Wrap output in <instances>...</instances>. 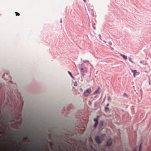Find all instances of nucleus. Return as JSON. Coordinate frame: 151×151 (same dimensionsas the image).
I'll return each mask as SVG.
<instances>
[{"label": "nucleus", "mask_w": 151, "mask_h": 151, "mask_svg": "<svg viewBox=\"0 0 151 151\" xmlns=\"http://www.w3.org/2000/svg\"><path fill=\"white\" fill-rule=\"evenodd\" d=\"M8 96L11 100V102L8 98L7 99L8 103L12 108L10 110V111L12 112L11 115L13 116L14 115H16L17 114V112L15 108L18 107V101L17 99L16 96L14 94H12V95L8 94Z\"/></svg>", "instance_id": "obj_1"}, {"label": "nucleus", "mask_w": 151, "mask_h": 151, "mask_svg": "<svg viewBox=\"0 0 151 151\" xmlns=\"http://www.w3.org/2000/svg\"><path fill=\"white\" fill-rule=\"evenodd\" d=\"M79 69L81 74L82 75H84L87 73L88 71V68L82 64L79 65Z\"/></svg>", "instance_id": "obj_2"}, {"label": "nucleus", "mask_w": 151, "mask_h": 151, "mask_svg": "<svg viewBox=\"0 0 151 151\" xmlns=\"http://www.w3.org/2000/svg\"><path fill=\"white\" fill-rule=\"evenodd\" d=\"M6 118H3L4 121H1V119H0V122H1L2 124L4 126H5V123L7 122V120H8V118L10 117V115L9 114H6Z\"/></svg>", "instance_id": "obj_3"}, {"label": "nucleus", "mask_w": 151, "mask_h": 151, "mask_svg": "<svg viewBox=\"0 0 151 151\" xmlns=\"http://www.w3.org/2000/svg\"><path fill=\"white\" fill-rule=\"evenodd\" d=\"M91 90L90 88L87 89L84 92V96L87 97L91 93Z\"/></svg>", "instance_id": "obj_4"}, {"label": "nucleus", "mask_w": 151, "mask_h": 151, "mask_svg": "<svg viewBox=\"0 0 151 151\" xmlns=\"http://www.w3.org/2000/svg\"><path fill=\"white\" fill-rule=\"evenodd\" d=\"M112 141L113 140L111 138H110L106 142V146L108 147L110 146L112 144Z\"/></svg>", "instance_id": "obj_5"}, {"label": "nucleus", "mask_w": 151, "mask_h": 151, "mask_svg": "<svg viewBox=\"0 0 151 151\" xmlns=\"http://www.w3.org/2000/svg\"><path fill=\"white\" fill-rule=\"evenodd\" d=\"M99 116H97V118L94 119V121L95 122V123L94 125V127L95 128H96L97 126L99 123L98 118Z\"/></svg>", "instance_id": "obj_6"}, {"label": "nucleus", "mask_w": 151, "mask_h": 151, "mask_svg": "<svg viewBox=\"0 0 151 151\" xmlns=\"http://www.w3.org/2000/svg\"><path fill=\"white\" fill-rule=\"evenodd\" d=\"M95 140L96 142L98 144H100L101 142L99 136H96L95 137Z\"/></svg>", "instance_id": "obj_7"}, {"label": "nucleus", "mask_w": 151, "mask_h": 151, "mask_svg": "<svg viewBox=\"0 0 151 151\" xmlns=\"http://www.w3.org/2000/svg\"><path fill=\"white\" fill-rule=\"evenodd\" d=\"M104 121H101L100 122V123H99V128L100 129L102 127V126H103V125L104 124Z\"/></svg>", "instance_id": "obj_8"}, {"label": "nucleus", "mask_w": 151, "mask_h": 151, "mask_svg": "<svg viewBox=\"0 0 151 151\" xmlns=\"http://www.w3.org/2000/svg\"><path fill=\"white\" fill-rule=\"evenodd\" d=\"M131 72L133 73V76L134 77L135 76V74L137 72V70H131Z\"/></svg>", "instance_id": "obj_9"}, {"label": "nucleus", "mask_w": 151, "mask_h": 151, "mask_svg": "<svg viewBox=\"0 0 151 151\" xmlns=\"http://www.w3.org/2000/svg\"><path fill=\"white\" fill-rule=\"evenodd\" d=\"M24 138H20L18 139L16 141V143L17 144H19L22 139H23Z\"/></svg>", "instance_id": "obj_10"}, {"label": "nucleus", "mask_w": 151, "mask_h": 151, "mask_svg": "<svg viewBox=\"0 0 151 151\" xmlns=\"http://www.w3.org/2000/svg\"><path fill=\"white\" fill-rule=\"evenodd\" d=\"M17 117L18 119H22V114L21 113H19Z\"/></svg>", "instance_id": "obj_11"}, {"label": "nucleus", "mask_w": 151, "mask_h": 151, "mask_svg": "<svg viewBox=\"0 0 151 151\" xmlns=\"http://www.w3.org/2000/svg\"><path fill=\"white\" fill-rule=\"evenodd\" d=\"M46 136L47 137V136L50 139H51V134L50 133H47V132H46Z\"/></svg>", "instance_id": "obj_12"}, {"label": "nucleus", "mask_w": 151, "mask_h": 151, "mask_svg": "<svg viewBox=\"0 0 151 151\" xmlns=\"http://www.w3.org/2000/svg\"><path fill=\"white\" fill-rule=\"evenodd\" d=\"M43 145L44 146H45L47 147V150H48L50 151L49 149V148L48 147V144H47V143L43 142Z\"/></svg>", "instance_id": "obj_13"}, {"label": "nucleus", "mask_w": 151, "mask_h": 151, "mask_svg": "<svg viewBox=\"0 0 151 151\" xmlns=\"http://www.w3.org/2000/svg\"><path fill=\"white\" fill-rule=\"evenodd\" d=\"M140 63H141L143 64L144 65H147V63L145 61H144V60L140 61Z\"/></svg>", "instance_id": "obj_14"}, {"label": "nucleus", "mask_w": 151, "mask_h": 151, "mask_svg": "<svg viewBox=\"0 0 151 151\" xmlns=\"http://www.w3.org/2000/svg\"><path fill=\"white\" fill-rule=\"evenodd\" d=\"M118 54H119V55H117V57H118V56H122V57H127V56H126L125 55H122L121 53H120L119 52H118Z\"/></svg>", "instance_id": "obj_15"}, {"label": "nucleus", "mask_w": 151, "mask_h": 151, "mask_svg": "<svg viewBox=\"0 0 151 151\" xmlns=\"http://www.w3.org/2000/svg\"><path fill=\"white\" fill-rule=\"evenodd\" d=\"M109 110V108L107 107L106 106L104 108V110L106 112H107Z\"/></svg>", "instance_id": "obj_16"}, {"label": "nucleus", "mask_w": 151, "mask_h": 151, "mask_svg": "<svg viewBox=\"0 0 151 151\" xmlns=\"http://www.w3.org/2000/svg\"><path fill=\"white\" fill-rule=\"evenodd\" d=\"M68 73L69 74V75L72 78L74 79V78H73V75H72V74H71V72L69 71H68Z\"/></svg>", "instance_id": "obj_17"}, {"label": "nucleus", "mask_w": 151, "mask_h": 151, "mask_svg": "<svg viewBox=\"0 0 151 151\" xmlns=\"http://www.w3.org/2000/svg\"><path fill=\"white\" fill-rule=\"evenodd\" d=\"M123 96H124L126 98L128 97V95L126 93H124Z\"/></svg>", "instance_id": "obj_18"}, {"label": "nucleus", "mask_w": 151, "mask_h": 151, "mask_svg": "<svg viewBox=\"0 0 151 151\" xmlns=\"http://www.w3.org/2000/svg\"><path fill=\"white\" fill-rule=\"evenodd\" d=\"M44 141H45V142H48V139L47 138V137L46 136L45 137V139H43Z\"/></svg>", "instance_id": "obj_19"}, {"label": "nucleus", "mask_w": 151, "mask_h": 151, "mask_svg": "<svg viewBox=\"0 0 151 151\" xmlns=\"http://www.w3.org/2000/svg\"><path fill=\"white\" fill-rule=\"evenodd\" d=\"M83 62L84 63H86L87 64L89 63V61L88 60H84L83 61Z\"/></svg>", "instance_id": "obj_20"}, {"label": "nucleus", "mask_w": 151, "mask_h": 151, "mask_svg": "<svg viewBox=\"0 0 151 151\" xmlns=\"http://www.w3.org/2000/svg\"><path fill=\"white\" fill-rule=\"evenodd\" d=\"M28 131L27 130V131L26 135H24V136L25 138H28V137H27V135L28 134Z\"/></svg>", "instance_id": "obj_21"}, {"label": "nucleus", "mask_w": 151, "mask_h": 151, "mask_svg": "<svg viewBox=\"0 0 151 151\" xmlns=\"http://www.w3.org/2000/svg\"><path fill=\"white\" fill-rule=\"evenodd\" d=\"M74 85L75 86H77V83L76 81H75L74 83Z\"/></svg>", "instance_id": "obj_22"}, {"label": "nucleus", "mask_w": 151, "mask_h": 151, "mask_svg": "<svg viewBox=\"0 0 151 151\" xmlns=\"http://www.w3.org/2000/svg\"><path fill=\"white\" fill-rule=\"evenodd\" d=\"M111 99V97L110 96H108V98H107V100L109 101V100H110Z\"/></svg>", "instance_id": "obj_23"}, {"label": "nucleus", "mask_w": 151, "mask_h": 151, "mask_svg": "<svg viewBox=\"0 0 151 151\" xmlns=\"http://www.w3.org/2000/svg\"><path fill=\"white\" fill-rule=\"evenodd\" d=\"M137 148L136 147H134L132 151H137Z\"/></svg>", "instance_id": "obj_24"}, {"label": "nucleus", "mask_w": 151, "mask_h": 151, "mask_svg": "<svg viewBox=\"0 0 151 151\" xmlns=\"http://www.w3.org/2000/svg\"><path fill=\"white\" fill-rule=\"evenodd\" d=\"M36 151H38V144H36Z\"/></svg>", "instance_id": "obj_25"}, {"label": "nucleus", "mask_w": 151, "mask_h": 151, "mask_svg": "<svg viewBox=\"0 0 151 151\" xmlns=\"http://www.w3.org/2000/svg\"><path fill=\"white\" fill-rule=\"evenodd\" d=\"M15 13L16 14V16H19V14L17 12H15Z\"/></svg>", "instance_id": "obj_26"}, {"label": "nucleus", "mask_w": 151, "mask_h": 151, "mask_svg": "<svg viewBox=\"0 0 151 151\" xmlns=\"http://www.w3.org/2000/svg\"><path fill=\"white\" fill-rule=\"evenodd\" d=\"M142 147V144H141L139 145V149H140V150H141Z\"/></svg>", "instance_id": "obj_27"}, {"label": "nucleus", "mask_w": 151, "mask_h": 151, "mask_svg": "<svg viewBox=\"0 0 151 151\" xmlns=\"http://www.w3.org/2000/svg\"><path fill=\"white\" fill-rule=\"evenodd\" d=\"M95 93H99V91L98 90H96L94 92Z\"/></svg>", "instance_id": "obj_28"}, {"label": "nucleus", "mask_w": 151, "mask_h": 151, "mask_svg": "<svg viewBox=\"0 0 151 151\" xmlns=\"http://www.w3.org/2000/svg\"><path fill=\"white\" fill-rule=\"evenodd\" d=\"M129 60L132 63L133 62L131 60V58H129Z\"/></svg>", "instance_id": "obj_29"}, {"label": "nucleus", "mask_w": 151, "mask_h": 151, "mask_svg": "<svg viewBox=\"0 0 151 151\" xmlns=\"http://www.w3.org/2000/svg\"><path fill=\"white\" fill-rule=\"evenodd\" d=\"M124 59L125 60H127V57H123Z\"/></svg>", "instance_id": "obj_30"}, {"label": "nucleus", "mask_w": 151, "mask_h": 151, "mask_svg": "<svg viewBox=\"0 0 151 151\" xmlns=\"http://www.w3.org/2000/svg\"><path fill=\"white\" fill-rule=\"evenodd\" d=\"M109 103L107 104H106V107H107V106H109Z\"/></svg>", "instance_id": "obj_31"}, {"label": "nucleus", "mask_w": 151, "mask_h": 151, "mask_svg": "<svg viewBox=\"0 0 151 151\" xmlns=\"http://www.w3.org/2000/svg\"><path fill=\"white\" fill-rule=\"evenodd\" d=\"M15 121V119H12L11 120H10V122L11 121Z\"/></svg>", "instance_id": "obj_32"}, {"label": "nucleus", "mask_w": 151, "mask_h": 151, "mask_svg": "<svg viewBox=\"0 0 151 151\" xmlns=\"http://www.w3.org/2000/svg\"><path fill=\"white\" fill-rule=\"evenodd\" d=\"M99 37L101 39V36L100 35H99Z\"/></svg>", "instance_id": "obj_33"}, {"label": "nucleus", "mask_w": 151, "mask_h": 151, "mask_svg": "<svg viewBox=\"0 0 151 151\" xmlns=\"http://www.w3.org/2000/svg\"><path fill=\"white\" fill-rule=\"evenodd\" d=\"M36 138L37 139L38 138V136L37 135L36 136Z\"/></svg>", "instance_id": "obj_34"}, {"label": "nucleus", "mask_w": 151, "mask_h": 151, "mask_svg": "<svg viewBox=\"0 0 151 151\" xmlns=\"http://www.w3.org/2000/svg\"><path fill=\"white\" fill-rule=\"evenodd\" d=\"M83 1L85 3L86 2V0H83Z\"/></svg>", "instance_id": "obj_35"}, {"label": "nucleus", "mask_w": 151, "mask_h": 151, "mask_svg": "<svg viewBox=\"0 0 151 151\" xmlns=\"http://www.w3.org/2000/svg\"><path fill=\"white\" fill-rule=\"evenodd\" d=\"M2 128L1 126V125H0V128Z\"/></svg>", "instance_id": "obj_36"}, {"label": "nucleus", "mask_w": 151, "mask_h": 151, "mask_svg": "<svg viewBox=\"0 0 151 151\" xmlns=\"http://www.w3.org/2000/svg\"><path fill=\"white\" fill-rule=\"evenodd\" d=\"M93 28L94 29H96V27H93Z\"/></svg>", "instance_id": "obj_37"}, {"label": "nucleus", "mask_w": 151, "mask_h": 151, "mask_svg": "<svg viewBox=\"0 0 151 151\" xmlns=\"http://www.w3.org/2000/svg\"><path fill=\"white\" fill-rule=\"evenodd\" d=\"M141 150H140V149H139L138 151H141Z\"/></svg>", "instance_id": "obj_38"}, {"label": "nucleus", "mask_w": 151, "mask_h": 151, "mask_svg": "<svg viewBox=\"0 0 151 151\" xmlns=\"http://www.w3.org/2000/svg\"><path fill=\"white\" fill-rule=\"evenodd\" d=\"M60 22L61 23H62V20H60Z\"/></svg>", "instance_id": "obj_39"}, {"label": "nucleus", "mask_w": 151, "mask_h": 151, "mask_svg": "<svg viewBox=\"0 0 151 151\" xmlns=\"http://www.w3.org/2000/svg\"><path fill=\"white\" fill-rule=\"evenodd\" d=\"M62 145L63 146V142L62 143Z\"/></svg>", "instance_id": "obj_40"}, {"label": "nucleus", "mask_w": 151, "mask_h": 151, "mask_svg": "<svg viewBox=\"0 0 151 151\" xmlns=\"http://www.w3.org/2000/svg\"><path fill=\"white\" fill-rule=\"evenodd\" d=\"M4 75V74H3L2 76L3 77Z\"/></svg>", "instance_id": "obj_41"}]
</instances>
